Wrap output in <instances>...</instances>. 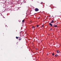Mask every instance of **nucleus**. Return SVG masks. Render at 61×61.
I'll return each instance as SVG.
<instances>
[{
  "label": "nucleus",
  "instance_id": "obj_1",
  "mask_svg": "<svg viewBox=\"0 0 61 61\" xmlns=\"http://www.w3.org/2000/svg\"><path fill=\"white\" fill-rule=\"evenodd\" d=\"M35 11L37 12V11H38L39 10V9H38V8H36L35 9Z\"/></svg>",
  "mask_w": 61,
  "mask_h": 61
},
{
  "label": "nucleus",
  "instance_id": "obj_2",
  "mask_svg": "<svg viewBox=\"0 0 61 61\" xmlns=\"http://www.w3.org/2000/svg\"><path fill=\"white\" fill-rule=\"evenodd\" d=\"M49 24L50 25H51V26H53V25H52V24L51 23H49Z\"/></svg>",
  "mask_w": 61,
  "mask_h": 61
},
{
  "label": "nucleus",
  "instance_id": "obj_3",
  "mask_svg": "<svg viewBox=\"0 0 61 61\" xmlns=\"http://www.w3.org/2000/svg\"><path fill=\"white\" fill-rule=\"evenodd\" d=\"M54 27H57V25H54Z\"/></svg>",
  "mask_w": 61,
  "mask_h": 61
},
{
  "label": "nucleus",
  "instance_id": "obj_4",
  "mask_svg": "<svg viewBox=\"0 0 61 61\" xmlns=\"http://www.w3.org/2000/svg\"><path fill=\"white\" fill-rule=\"evenodd\" d=\"M35 28L34 26H32V28L33 29V28Z\"/></svg>",
  "mask_w": 61,
  "mask_h": 61
},
{
  "label": "nucleus",
  "instance_id": "obj_5",
  "mask_svg": "<svg viewBox=\"0 0 61 61\" xmlns=\"http://www.w3.org/2000/svg\"><path fill=\"white\" fill-rule=\"evenodd\" d=\"M53 22H54V20H52V21H51V23H53Z\"/></svg>",
  "mask_w": 61,
  "mask_h": 61
},
{
  "label": "nucleus",
  "instance_id": "obj_6",
  "mask_svg": "<svg viewBox=\"0 0 61 61\" xmlns=\"http://www.w3.org/2000/svg\"><path fill=\"white\" fill-rule=\"evenodd\" d=\"M21 39H22V38H20L19 39V40H21Z\"/></svg>",
  "mask_w": 61,
  "mask_h": 61
},
{
  "label": "nucleus",
  "instance_id": "obj_7",
  "mask_svg": "<svg viewBox=\"0 0 61 61\" xmlns=\"http://www.w3.org/2000/svg\"><path fill=\"white\" fill-rule=\"evenodd\" d=\"M10 3L12 5H13V3L12 2H10Z\"/></svg>",
  "mask_w": 61,
  "mask_h": 61
},
{
  "label": "nucleus",
  "instance_id": "obj_8",
  "mask_svg": "<svg viewBox=\"0 0 61 61\" xmlns=\"http://www.w3.org/2000/svg\"><path fill=\"white\" fill-rule=\"evenodd\" d=\"M16 39H18V37H16Z\"/></svg>",
  "mask_w": 61,
  "mask_h": 61
},
{
  "label": "nucleus",
  "instance_id": "obj_9",
  "mask_svg": "<svg viewBox=\"0 0 61 61\" xmlns=\"http://www.w3.org/2000/svg\"><path fill=\"white\" fill-rule=\"evenodd\" d=\"M59 51L58 50L57 51V53H59V52H58Z\"/></svg>",
  "mask_w": 61,
  "mask_h": 61
},
{
  "label": "nucleus",
  "instance_id": "obj_10",
  "mask_svg": "<svg viewBox=\"0 0 61 61\" xmlns=\"http://www.w3.org/2000/svg\"><path fill=\"white\" fill-rule=\"evenodd\" d=\"M38 26H39V25H37L36 26L37 27H38Z\"/></svg>",
  "mask_w": 61,
  "mask_h": 61
},
{
  "label": "nucleus",
  "instance_id": "obj_11",
  "mask_svg": "<svg viewBox=\"0 0 61 61\" xmlns=\"http://www.w3.org/2000/svg\"><path fill=\"white\" fill-rule=\"evenodd\" d=\"M22 22H24V20H22Z\"/></svg>",
  "mask_w": 61,
  "mask_h": 61
},
{
  "label": "nucleus",
  "instance_id": "obj_12",
  "mask_svg": "<svg viewBox=\"0 0 61 61\" xmlns=\"http://www.w3.org/2000/svg\"><path fill=\"white\" fill-rule=\"evenodd\" d=\"M52 55H53V56H54V53H53L52 54Z\"/></svg>",
  "mask_w": 61,
  "mask_h": 61
},
{
  "label": "nucleus",
  "instance_id": "obj_13",
  "mask_svg": "<svg viewBox=\"0 0 61 61\" xmlns=\"http://www.w3.org/2000/svg\"><path fill=\"white\" fill-rule=\"evenodd\" d=\"M42 27H44V25H42Z\"/></svg>",
  "mask_w": 61,
  "mask_h": 61
},
{
  "label": "nucleus",
  "instance_id": "obj_14",
  "mask_svg": "<svg viewBox=\"0 0 61 61\" xmlns=\"http://www.w3.org/2000/svg\"><path fill=\"white\" fill-rule=\"evenodd\" d=\"M56 56H58V55L57 54H56Z\"/></svg>",
  "mask_w": 61,
  "mask_h": 61
},
{
  "label": "nucleus",
  "instance_id": "obj_15",
  "mask_svg": "<svg viewBox=\"0 0 61 61\" xmlns=\"http://www.w3.org/2000/svg\"><path fill=\"white\" fill-rule=\"evenodd\" d=\"M25 3H26V1H24Z\"/></svg>",
  "mask_w": 61,
  "mask_h": 61
},
{
  "label": "nucleus",
  "instance_id": "obj_16",
  "mask_svg": "<svg viewBox=\"0 0 61 61\" xmlns=\"http://www.w3.org/2000/svg\"><path fill=\"white\" fill-rule=\"evenodd\" d=\"M3 18H5V17L4 16H3Z\"/></svg>",
  "mask_w": 61,
  "mask_h": 61
},
{
  "label": "nucleus",
  "instance_id": "obj_17",
  "mask_svg": "<svg viewBox=\"0 0 61 61\" xmlns=\"http://www.w3.org/2000/svg\"><path fill=\"white\" fill-rule=\"evenodd\" d=\"M50 30H52V29L50 28Z\"/></svg>",
  "mask_w": 61,
  "mask_h": 61
},
{
  "label": "nucleus",
  "instance_id": "obj_18",
  "mask_svg": "<svg viewBox=\"0 0 61 61\" xmlns=\"http://www.w3.org/2000/svg\"><path fill=\"white\" fill-rule=\"evenodd\" d=\"M55 56H56V55H55Z\"/></svg>",
  "mask_w": 61,
  "mask_h": 61
},
{
  "label": "nucleus",
  "instance_id": "obj_19",
  "mask_svg": "<svg viewBox=\"0 0 61 61\" xmlns=\"http://www.w3.org/2000/svg\"><path fill=\"white\" fill-rule=\"evenodd\" d=\"M50 8H51V6H50Z\"/></svg>",
  "mask_w": 61,
  "mask_h": 61
},
{
  "label": "nucleus",
  "instance_id": "obj_20",
  "mask_svg": "<svg viewBox=\"0 0 61 61\" xmlns=\"http://www.w3.org/2000/svg\"><path fill=\"white\" fill-rule=\"evenodd\" d=\"M47 55H48V54H47Z\"/></svg>",
  "mask_w": 61,
  "mask_h": 61
},
{
  "label": "nucleus",
  "instance_id": "obj_21",
  "mask_svg": "<svg viewBox=\"0 0 61 61\" xmlns=\"http://www.w3.org/2000/svg\"><path fill=\"white\" fill-rule=\"evenodd\" d=\"M19 37V38H20V37Z\"/></svg>",
  "mask_w": 61,
  "mask_h": 61
},
{
  "label": "nucleus",
  "instance_id": "obj_22",
  "mask_svg": "<svg viewBox=\"0 0 61 61\" xmlns=\"http://www.w3.org/2000/svg\"><path fill=\"white\" fill-rule=\"evenodd\" d=\"M1 15H2V14H1Z\"/></svg>",
  "mask_w": 61,
  "mask_h": 61
},
{
  "label": "nucleus",
  "instance_id": "obj_23",
  "mask_svg": "<svg viewBox=\"0 0 61 61\" xmlns=\"http://www.w3.org/2000/svg\"><path fill=\"white\" fill-rule=\"evenodd\" d=\"M21 48H22V47Z\"/></svg>",
  "mask_w": 61,
  "mask_h": 61
}]
</instances>
